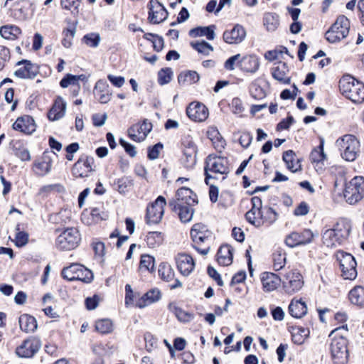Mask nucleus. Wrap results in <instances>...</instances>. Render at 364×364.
Masks as SVG:
<instances>
[{
	"instance_id": "obj_37",
	"label": "nucleus",
	"mask_w": 364,
	"mask_h": 364,
	"mask_svg": "<svg viewBox=\"0 0 364 364\" xmlns=\"http://www.w3.org/2000/svg\"><path fill=\"white\" fill-rule=\"evenodd\" d=\"M161 298V292L159 289H154L147 291L144 296L139 301L137 306L139 308H144L146 306L154 302L158 301Z\"/></svg>"
},
{
	"instance_id": "obj_3",
	"label": "nucleus",
	"mask_w": 364,
	"mask_h": 364,
	"mask_svg": "<svg viewBox=\"0 0 364 364\" xmlns=\"http://www.w3.org/2000/svg\"><path fill=\"white\" fill-rule=\"evenodd\" d=\"M339 90L343 95L354 103L364 102V84L350 75H344L341 78Z\"/></svg>"
},
{
	"instance_id": "obj_29",
	"label": "nucleus",
	"mask_w": 364,
	"mask_h": 364,
	"mask_svg": "<svg viewBox=\"0 0 364 364\" xmlns=\"http://www.w3.org/2000/svg\"><path fill=\"white\" fill-rule=\"evenodd\" d=\"M351 228L352 225L350 221L346 218H341L335 224L333 230H335L336 233L338 235L337 236L340 237L343 242L348 239Z\"/></svg>"
},
{
	"instance_id": "obj_35",
	"label": "nucleus",
	"mask_w": 364,
	"mask_h": 364,
	"mask_svg": "<svg viewBox=\"0 0 364 364\" xmlns=\"http://www.w3.org/2000/svg\"><path fill=\"white\" fill-rule=\"evenodd\" d=\"M283 160L287 168L293 173L301 169V165L299 161L296 158L295 153L292 150H289L284 153Z\"/></svg>"
},
{
	"instance_id": "obj_23",
	"label": "nucleus",
	"mask_w": 364,
	"mask_h": 364,
	"mask_svg": "<svg viewBox=\"0 0 364 364\" xmlns=\"http://www.w3.org/2000/svg\"><path fill=\"white\" fill-rule=\"evenodd\" d=\"M12 127L14 130L19 131L26 134H31L36 129L34 119L29 115L18 117Z\"/></svg>"
},
{
	"instance_id": "obj_6",
	"label": "nucleus",
	"mask_w": 364,
	"mask_h": 364,
	"mask_svg": "<svg viewBox=\"0 0 364 364\" xmlns=\"http://www.w3.org/2000/svg\"><path fill=\"white\" fill-rule=\"evenodd\" d=\"M228 171V158L224 155L216 156H208L205 160V166L204 167L205 182L206 185H209V180L215 178V176L210 175V172L219 173L220 175L227 174Z\"/></svg>"
},
{
	"instance_id": "obj_9",
	"label": "nucleus",
	"mask_w": 364,
	"mask_h": 364,
	"mask_svg": "<svg viewBox=\"0 0 364 364\" xmlns=\"http://www.w3.org/2000/svg\"><path fill=\"white\" fill-rule=\"evenodd\" d=\"M81 240L80 234L75 228H66L57 237L55 245L60 250H71L76 248Z\"/></svg>"
},
{
	"instance_id": "obj_18",
	"label": "nucleus",
	"mask_w": 364,
	"mask_h": 364,
	"mask_svg": "<svg viewBox=\"0 0 364 364\" xmlns=\"http://www.w3.org/2000/svg\"><path fill=\"white\" fill-rule=\"evenodd\" d=\"M18 65H23L14 72V75L21 79H33L38 74V68L31 61L23 60L17 63Z\"/></svg>"
},
{
	"instance_id": "obj_31",
	"label": "nucleus",
	"mask_w": 364,
	"mask_h": 364,
	"mask_svg": "<svg viewBox=\"0 0 364 364\" xmlns=\"http://www.w3.org/2000/svg\"><path fill=\"white\" fill-rule=\"evenodd\" d=\"M34 166L37 169V174L44 176L50 171L52 160L49 155L46 152H44L42 157L35 162Z\"/></svg>"
},
{
	"instance_id": "obj_14",
	"label": "nucleus",
	"mask_w": 364,
	"mask_h": 364,
	"mask_svg": "<svg viewBox=\"0 0 364 364\" xmlns=\"http://www.w3.org/2000/svg\"><path fill=\"white\" fill-rule=\"evenodd\" d=\"M41 341L39 338L31 336L24 340L16 349V354L19 358H31L41 348Z\"/></svg>"
},
{
	"instance_id": "obj_11",
	"label": "nucleus",
	"mask_w": 364,
	"mask_h": 364,
	"mask_svg": "<svg viewBox=\"0 0 364 364\" xmlns=\"http://www.w3.org/2000/svg\"><path fill=\"white\" fill-rule=\"evenodd\" d=\"M281 283L285 293L293 294L300 291L303 287V277L299 272L291 270L285 274Z\"/></svg>"
},
{
	"instance_id": "obj_53",
	"label": "nucleus",
	"mask_w": 364,
	"mask_h": 364,
	"mask_svg": "<svg viewBox=\"0 0 364 364\" xmlns=\"http://www.w3.org/2000/svg\"><path fill=\"white\" fill-rule=\"evenodd\" d=\"M101 38L97 33H90L85 35L82 39V43L91 48H97L100 42Z\"/></svg>"
},
{
	"instance_id": "obj_56",
	"label": "nucleus",
	"mask_w": 364,
	"mask_h": 364,
	"mask_svg": "<svg viewBox=\"0 0 364 364\" xmlns=\"http://www.w3.org/2000/svg\"><path fill=\"white\" fill-rule=\"evenodd\" d=\"M191 45L198 53H202L205 55H209L210 53L213 50L211 45L205 42V41L196 43L192 42Z\"/></svg>"
},
{
	"instance_id": "obj_25",
	"label": "nucleus",
	"mask_w": 364,
	"mask_h": 364,
	"mask_svg": "<svg viewBox=\"0 0 364 364\" xmlns=\"http://www.w3.org/2000/svg\"><path fill=\"white\" fill-rule=\"evenodd\" d=\"M168 205L171 210L178 214L181 222L188 223L191 221L193 215V209L192 206L178 204L174 199L171 200Z\"/></svg>"
},
{
	"instance_id": "obj_47",
	"label": "nucleus",
	"mask_w": 364,
	"mask_h": 364,
	"mask_svg": "<svg viewBox=\"0 0 364 364\" xmlns=\"http://www.w3.org/2000/svg\"><path fill=\"white\" fill-rule=\"evenodd\" d=\"M250 92L251 96L255 100H262L266 96L264 90L259 84V80H255L250 85Z\"/></svg>"
},
{
	"instance_id": "obj_2",
	"label": "nucleus",
	"mask_w": 364,
	"mask_h": 364,
	"mask_svg": "<svg viewBox=\"0 0 364 364\" xmlns=\"http://www.w3.org/2000/svg\"><path fill=\"white\" fill-rule=\"evenodd\" d=\"M341 330L347 331V325L336 328L330 333V336H333L331 343V353L335 364H345L348 358V341L343 336H338V332Z\"/></svg>"
},
{
	"instance_id": "obj_62",
	"label": "nucleus",
	"mask_w": 364,
	"mask_h": 364,
	"mask_svg": "<svg viewBox=\"0 0 364 364\" xmlns=\"http://www.w3.org/2000/svg\"><path fill=\"white\" fill-rule=\"evenodd\" d=\"M247 220L256 227H259L262 225L260 215H257V211L255 210H250L245 215Z\"/></svg>"
},
{
	"instance_id": "obj_10",
	"label": "nucleus",
	"mask_w": 364,
	"mask_h": 364,
	"mask_svg": "<svg viewBox=\"0 0 364 364\" xmlns=\"http://www.w3.org/2000/svg\"><path fill=\"white\" fill-rule=\"evenodd\" d=\"M339 262L342 277L345 279L353 280L357 277V263L353 256L343 251H338L336 254Z\"/></svg>"
},
{
	"instance_id": "obj_43",
	"label": "nucleus",
	"mask_w": 364,
	"mask_h": 364,
	"mask_svg": "<svg viewBox=\"0 0 364 364\" xmlns=\"http://www.w3.org/2000/svg\"><path fill=\"white\" fill-rule=\"evenodd\" d=\"M264 25L268 31H275L279 25V16L274 13H267L264 16Z\"/></svg>"
},
{
	"instance_id": "obj_26",
	"label": "nucleus",
	"mask_w": 364,
	"mask_h": 364,
	"mask_svg": "<svg viewBox=\"0 0 364 364\" xmlns=\"http://www.w3.org/2000/svg\"><path fill=\"white\" fill-rule=\"evenodd\" d=\"M289 69L285 63L279 62L272 69V75L279 82L288 85L291 82Z\"/></svg>"
},
{
	"instance_id": "obj_44",
	"label": "nucleus",
	"mask_w": 364,
	"mask_h": 364,
	"mask_svg": "<svg viewBox=\"0 0 364 364\" xmlns=\"http://www.w3.org/2000/svg\"><path fill=\"white\" fill-rule=\"evenodd\" d=\"M273 267L275 271L282 269L286 264V253L282 250H276L272 255Z\"/></svg>"
},
{
	"instance_id": "obj_32",
	"label": "nucleus",
	"mask_w": 364,
	"mask_h": 364,
	"mask_svg": "<svg viewBox=\"0 0 364 364\" xmlns=\"http://www.w3.org/2000/svg\"><path fill=\"white\" fill-rule=\"evenodd\" d=\"M337 235L333 228L326 230L322 235L323 245L328 247H336L341 245L343 241Z\"/></svg>"
},
{
	"instance_id": "obj_22",
	"label": "nucleus",
	"mask_w": 364,
	"mask_h": 364,
	"mask_svg": "<svg viewBox=\"0 0 364 364\" xmlns=\"http://www.w3.org/2000/svg\"><path fill=\"white\" fill-rule=\"evenodd\" d=\"M176 203L183 205L194 206L198 204L197 196L193 191L186 187L179 188L176 193Z\"/></svg>"
},
{
	"instance_id": "obj_57",
	"label": "nucleus",
	"mask_w": 364,
	"mask_h": 364,
	"mask_svg": "<svg viewBox=\"0 0 364 364\" xmlns=\"http://www.w3.org/2000/svg\"><path fill=\"white\" fill-rule=\"evenodd\" d=\"M173 71L170 68L161 69L158 73V81L161 85L168 83L173 77Z\"/></svg>"
},
{
	"instance_id": "obj_24",
	"label": "nucleus",
	"mask_w": 364,
	"mask_h": 364,
	"mask_svg": "<svg viewBox=\"0 0 364 364\" xmlns=\"http://www.w3.org/2000/svg\"><path fill=\"white\" fill-rule=\"evenodd\" d=\"M262 289L265 292H271L276 290L282 284V279L272 272H263L260 276Z\"/></svg>"
},
{
	"instance_id": "obj_55",
	"label": "nucleus",
	"mask_w": 364,
	"mask_h": 364,
	"mask_svg": "<svg viewBox=\"0 0 364 364\" xmlns=\"http://www.w3.org/2000/svg\"><path fill=\"white\" fill-rule=\"evenodd\" d=\"M152 129V124L144 119L141 124H134L132 127V132H136L139 134H144L145 138Z\"/></svg>"
},
{
	"instance_id": "obj_4",
	"label": "nucleus",
	"mask_w": 364,
	"mask_h": 364,
	"mask_svg": "<svg viewBox=\"0 0 364 364\" xmlns=\"http://www.w3.org/2000/svg\"><path fill=\"white\" fill-rule=\"evenodd\" d=\"M191 236L193 247L201 255H207L210 248L213 237V232L208 229L206 225L197 223L191 228Z\"/></svg>"
},
{
	"instance_id": "obj_15",
	"label": "nucleus",
	"mask_w": 364,
	"mask_h": 364,
	"mask_svg": "<svg viewBox=\"0 0 364 364\" xmlns=\"http://www.w3.org/2000/svg\"><path fill=\"white\" fill-rule=\"evenodd\" d=\"M314 235L309 229H304L301 232H292L285 238V243L289 247H294L310 243Z\"/></svg>"
},
{
	"instance_id": "obj_46",
	"label": "nucleus",
	"mask_w": 364,
	"mask_h": 364,
	"mask_svg": "<svg viewBox=\"0 0 364 364\" xmlns=\"http://www.w3.org/2000/svg\"><path fill=\"white\" fill-rule=\"evenodd\" d=\"M81 264L78 263H73L70 266L64 267L61 272L62 277L68 281H75V275Z\"/></svg>"
},
{
	"instance_id": "obj_58",
	"label": "nucleus",
	"mask_w": 364,
	"mask_h": 364,
	"mask_svg": "<svg viewBox=\"0 0 364 364\" xmlns=\"http://www.w3.org/2000/svg\"><path fill=\"white\" fill-rule=\"evenodd\" d=\"M154 258L150 255H144L141 257L139 263L140 269L152 272L154 267Z\"/></svg>"
},
{
	"instance_id": "obj_5",
	"label": "nucleus",
	"mask_w": 364,
	"mask_h": 364,
	"mask_svg": "<svg viewBox=\"0 0 364 364\" xmlns=\"http://www.w3.org/2000/svg\"><path fill=\"white\" fill-rule=\"evenodd\" d=\"M336 144L342 158L347 161H354L360 151V141L352 134H346L339 137Z\"/></svg>"
},
{
	"instance_id": "obj_16",
	"label": "nucleus",
	"mask_w": 364,
	"mask_h": 364,
	"mask_svg": "<svg viewBox=\"0 0 364 364\" xmlns=\"http://www.w3.org/2000/svg\"><path fill=\"white\" fill-rule=\"evenodd\" d=\"M168 11L158 0H150L149 19L151 23L157 24L163 22L168 17Z\"/></svg>"
},
{
	"instance_id": "obj_42",
	"label": "nucleus",
	"mask_w": 364,
	"mask_h": 364,
	"mask_svg": "<svg viewBox=\"0 0 364 364\" xmlns=\"http://www.w3.org/2000/svg\"><path fill=\"white\" fill-rule=\"evenodd\" d=\"M214 26L197 27L189 31L192 37L205 36L208 40H213L215 38Z\"/></svg>"
},
{
	"instance_id": "obj_34",
	"label": "nucleus",
	"mask_w": 364,
	"mask_h": 364,
	"mask_svg": "<svg viewBox=\"0 0 364 364\" xmlns=\"http://www.w3.org/2000/svg\"><path fill=\"white\" fill-rule=\"evenodd\" d=\"M20 328L26 333H31L36 330L38 325L36 318L28 314H23L19 317Z\"/></svg>"
},
{
	"instance_id": "obj_50",
	"label": "nucleus",
	"mask_w": 364,
	"mask_h": 364,
	"mask_svg": "<svg viewBox=\"0 0 364 364\" xmlns=\"http://www.w3.org/2000/svg\"><path fill=\"white\" fill-rule=\"evenodd\" d=\"M93 274L92 271L81 264V268L77 272L75 280H80L85 283H90L93 280Z\"/></svg>"
},
{
	"instance_id": "obj_51",
	"label": "nucleus",
	"mask_w": 364,
	"mask_h": 364,
	"mask_svg": "<svg viewBox=\"0 0 364 364\" xmlns=\"http://www.w3.org/2000/svg\"><path fill=\"white\" fill-rule=\"evenodd\" d=\"M260 218L269 224L274 223L278 218L277 212L270 207H265L261 210Z\"/></svg>"
},
{
	"instance_id": "obj_13",
	"label": "nucleus",
	"mask_w": 364,
	"mask_h": 364,
	"mask_svg": "<svg viewBox=\"0 0 364 364\" xmlns=\"http://www.w3.org/2000/svg\"><path fill=\"white\" fill-rule=\"evenodd\" d=\"M95 159L92 156L82 155L74 164L72 168V174L76 178H85L90 176L95 169L93 165Z\"/></svg>"
},
{
	"instance_id": "obj_7",
	"label": "nucleus",
	"mask_w": 364,
	"mask_h": 364,
	"mask_svg": "<svg viewBox=\"0 0 364 364\" xmlns=\"http://www.w3.org/2000/svg\"><path fill=\"white\" fill-rule=\"evenodd\" d=\"M350 29V21L345 16H340L326 33V39L335 43L346 38Z\"/></svg>"
},
{
	"instance_id": "obj_12",
	"label": "nucleus",
	"mask_w": 364,
	"mask_h": 364,
	"mask_svg": "<svg viewBox=\"0 0 364 364\" xmlns=\"http://www.w3.org/2000/svg\"><path fill=\"white\" fill-rule=\"evenodd\" d=\"M166 204L165 198L160 196L147 207L146 220L148 224H157L161 220Z\"/></svg>"
},
{
	"instance_id": "obj_59",
	"label": "nucleus",
	"mask_w": 364,
	"mask_h": 364,
	"mask_svg": "<svg viewBox=\"0 0 364 364\" xmlns=\"http://www.w3.org/2000/svg\"><path fill=\"white\" fill-rule=\"evenodd\" d=\"M96 330L101 333H108L112 329V323L109 319H101L96 322Z\"/></svg>"
},
{
	"instance_id": "obj_49",
	"label": "nucleus",
	"mask_w": 364,
	"mask_h": 364,
	"mask_svg": "<svg viewBox=\"0 0 364 364\" xmlns=\"http://www.w3.org/2000/svg\"><path fill=\"white\" fill-rule=\"evenodd\" d=\"M147 245L151 248L159 247L163 242V236L159 232H149L146 239Z\"/></svg>"
},
{
	"instance_id": "obj_45",
	"label": "nucleus",
	"mask_w": 364,
	"mask_h": 364,
	"mask_svg": "<svg viewBox=\"0 0 364 364\" xmlns=\"http://www.w3.org/2000/svg\"><path fill=\"white\" fill-rule=\"evenodd\" d=\"M158 272L159 277L164 281L170 282L174 278V271L168 263H161Z\"/></svg>"
},
{
	"instance_id": "obj_38",
	"label": "nucleus",
	"mask_w": 364,
	"mask_h": 364,
	"mask_svg": "<svg viewBox=\"0 0 364 364\" xmlns=\"http://www.w3.org/2000/svg\"><path fill=\"white\" fill-rule=\"evenodd\" d=\"M200 79L198 73L193 70L181 72L178 76V83L181 85H189L197 82Z\"/></svg>"
},
{
	"instance_id": "obj_61",
	"label": "nucleus",
	"mask_w": 364,
	"mask_h": 364,
	"mask_svg": "<svg viewBox=\"0 0 364 364\" xmlns=\"http://www.w3.org/2000/svg\"><path fill=\"white\" fill-rule=\"evenodd\" d=\"M76 33L75 27L68 28L63 31L64 38L62 41V44L65 48H70L72 45V40Z\"/></svg>"
},
{
	"instance_id": "obj_48",
	"label": "nucleus",
	"mask_w": 364,
	"mask_h": 364,
	"mask_svg": "<svg viewBox=\"0 0 364 364\" xmlns=\"http://www.w3.org/2000/svg\"><path fill=\"white\" fill-rule=\"evenodd\" d=\"M309 331L304 328H295L292 331V341L294 343L301 345L309 336Z\"/></svg>"
},
{
	"instance_id": "obj_60",
	"label": "nucleus",
	"mask_w": 364,
	"mask_h": 364,
	"mask_svg": "<svg viewBox=\"0 0 364 364\" xmlns=\"http://www.w3.org/2000/svg\"><path fill=\"white\" fill-rule=\"evenodd\" d=\"M217 262L221 266L228 265V245H223L219 248L217 255Z\"/></svg>"
},
{
	"instance_id": "obj_19",
	"label": "nucleus",
	"mask_w": 364,
	"mask_h": 364,
	"mask_svg": "<svg viewBox=\"0 0 364 364\" xmlns=\"http://www.w3.org/2000/svg\"><path fill=\"white\" fill-rule=\"evenodd\" d=\"M176 203L183 205L194 206L198 204L197 196L193 191L186 187L179 188L176 193Z\"/></svg>"
},
{
	"instance_id": "obj_52",
	"label": "nucleus",
	"mask_w": 364,
	"mask_h": 364,
	"mask_svg": "<svg viewBox=\"0 0 364 364\" xmlns=\"http://www.w3.org/2000/svg\"><path fill=\"white\" fill-rule=\"evenodd\" d=\"M326 159V156L323 151V140L322 139L320 145L312 150L310 154V159L312 162L318 163L324 161Z\"/></svg>"
},
{
	"instance_id": "obj_28",
	"label": "nucleus",
	"mask_w": 364,
	"mask_h": 364,
	"mask_svg": "<svg viewBox=\"0 0 364 364\" xmlns=\"http://www.w3.org/2000/svg\"><path fill=\"white\" fill-rule=\"evenodd\" d=\"M66 102L60 97H58L51 109L48 113V117L51 121L58 120L61 119L65 113Z\"/></svg>"
},
{
	"instance_id": "obj_40",
	"label": "nucleus",
	"mask_w": 364,
	"mask_h": 364,
	"mask_svg": "<svg viewBox=\"0 0 364 364\" xmlns=\"http://www.w3.org/2000/svg\"><path fill=\"white\" fill-rule=\"evenodd\" d=\"M246 36L245 28L239 25H235L229 32V43H240Z\"/></svg>"
},
{
	"instance_id": "obj_30",
	"label": "nucleus",
	"mask_w": 364,
	"mask_h": 364,
	"mask_svg": "<svg viewBox=\"0 0 364 364\" xmlns=\"http://www.w3.org/2000/svg\"><path fill=\"white\" fill-rule=\"evenodd\" d=\"M289 312L294 318H300L307 313V306L301 299H292L289 305Z\"/></svg>"
},
{
	"instance_id": "obj_8",
	"label": "nucleus",
	"mask_w": 364,
	"mask_h": 364,
	"mask_svg": "<svg viewBox=\"0 0 364 364\" xmlns=\"http://www.w3.org/2000/svg\"><path fill=\"white\" fill-rule=\"evenodd\" d=\"M344 198L346 202L353 205L362 200L364 196V178L355 176L346 185Z\"/></svg>"
},
{
	"instance_id": "obj_41",
	"label": "nucleus",
	"mask_w": 364,
	"mask_h": 364,
	"mask_svg": "<svg viewBox=\"0 0 364 364\" xmlns=\"http://www.w3.org/2000/svg\"><path fill=\"white\" fill-rule=\"evenodd\" d=\"M21 33L20 28L14 25H6L0 28V34L5 39H16Z\"/></svg>"
},
{
	"instance_id": "obj_54",
	"label": "nucleus",
	"mask_w": 364,
	"mask_h": 364,
	"mask_svg": "<svg viewBox=\"0 0 364 364\" xmlns=\"http://www.w3.org/2000/svg\"><path fill=\"white\" fill-rule=\"evenodd\" d=\"M60 3L62 7L70 11L73 16H77L79 14L80 0H61Z\"/></svg>"
},
{
	"instance_id": "obj_63",
	"label": "nucleus",
	"mask_w": 364,
	"mask_h": 364,
	"mask_svg": "<svg viewBox=\"0 0 364 364\" xmlns=\"http://www.w3.org/2000/svg\"><path fill=\"white\" fill-rule=\"evenodd\" d=\"M163 144L161 142L148 149V158L150 160H155L159 158L161 151L163 149Z\"/></svg>"
},
{
	"instance_id": "obj_39",
	"label": "nucleus",
	"mask_w": 364,
	"mask_h": 364,
	"mask_svg": "<svg viewBox=\"0 0 364 364\" xmlns=\"http://www.w3.org/2000/svg\"><path fill=\"white\" fill-rule=\"evenodd\" d=\"M115 189L120 194H126L129 192L134 186V181L128 176H124L118 178L114 182Z\"/></svg>"
},
{
	"instance_id": "obj_17",
	"label": "nucleus",
	"mask_w": 364,
	"mask_h": 364,
	"mask_svg": "<svg viewBox=\"0 0 364 364\" xmlns=\"http://www.w3.org/2000/svg\"><path fill=\"white\" fill-rule=\"evenodd\" d=\"M186 114L195 122H203L208 117V109L202 103L191 102L186 109Z\"/></svg>"
},
{
	"instance_id": "obj_64",
	"label": "nucleus",
	"mask_w": 364,
	"mask_h": 364,
	"mask_svg": "<svg viewBox=\"0 0 364 364\" xmlns=\"http://www.w3.org/2000/svg\"><path fill=\"white\" fill-rule=\"evenodd\" d=\"M227 3L228 0H220L218 6L215 10L217 6V1L215 0H210L206 5V11L208 12H213L215 11V13L218 14Z\"/></svg>"
},
{
	"instance_id": "obj_33",
	"label": "nucleus",
	"mask_w": 364,
	"mask_h": 364,
	"mask_svg": "<svg viewBox=\"0 0 364 364\" xmlns=\"http://www.w3.org/2000/svg\"><path fill=\"white\" fill-rule=\"evenodd\" d=\"M181 161L184 167L188 169L194 167L196 164V148L194 146H189L184 149Z\"/></svg>"
},
{
	"instance_id": "obj_27",
	"label": "nucleus",
	"mask_w": 364,
	"mask_h": 364,
	"mask_svg": "<svg viewBox=\"0 0 364 364\" xmlns=\"http://www.w3.org/2000/svg\"><path fill=\"white\" fill-rule=\"evenodd\" d=\"M177 267L183 276L189 275L193 270L195 263L191 256L187 254H178L176 257Z\"/></svg>"
},
{
	"instance_id": "obj_20",
	"label": "nucleus",
	"mask_w": 364,
	"mask_h": 364,
	"mask_svg": "<svg viewBox=\"0 0 364 364\" xmlns=\"http://www.w3.org/2000/svg\"><path fill=\"white\" fill-rule=\"evenodd\" d=\"M176 203L183 205L194 206L198 204L197 196L193 191L186 187L179 188L176 193Z\"/></svg>"
},
{
	"instance_id": "obj_36",
	"label": "nucleus",
	"mask_w": 364,
	"mask_h": 364,
	"mask_svg": "<svg viewBox=\"0 0 364 364\" xmlns=\"http://www.w3.org/2000/svg\"><path fill=\"white\" fill-rule=\"evenodd\" d=\"M350 302L360 307H364V287L356 286L349 292Z\"/></svg>"
},
{
	"instance_id": "obj_21",
	"label": "nucleus",
	"mask_w": 364,
	"mask_h": 364,
	"mask_svg": "<svg viewBox=\"0 0 364 364\" xmlns=\"http://www.w3.org/2000/svg\"><path fill=\"white\" fill-rule=\"evenodd\" d=\"M176 203L183 205L194 206L198 204L197 196L193 191L186 187L179 188L176 193Z\"/></svg>"
},
{
	"instance_id": "obj_1",
	"label": "nucleus",
	"mask_w": 364,
	"mask_h": 364,
	"mask_svg": "<svg viewBox=\"0 0 364 364\" xmlns=\"http://www.w3.org/2000/svg\"><path fill=\"white\" fill-rule=\"evenodd\" d=\"M259 58L255 55L235 54L229 58V84H238L242 73H255L259 68Z\"/></svg>"
}]
</instances>
